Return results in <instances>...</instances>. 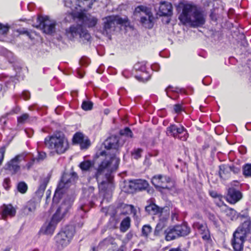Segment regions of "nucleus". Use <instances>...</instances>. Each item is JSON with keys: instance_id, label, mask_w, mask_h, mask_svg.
I'll return each mask as SVG.
<instances>
[{"instance_id": "obj_25", "label": "nucleus", "mask_w": 251, "mask_h": 251, "mask_svg": "<svg viewBox=\"0 0 251 251\" xmlns=\"http://www.w3.org/2000/svg\"><path fill=\"white\" fill-rule=\"evenodd\" d=\"M73 141L75 143L79 144L81 148H87L90 145L89 141H84L83 135L80 132H77L74 135Z\"/></svg>"}, {"instance_id": "obj_63", "label": "nucleus", "mask_w": 251, "mask_h": 251, "mask_svg": "<svg viewBox=\"0 0 251 251\" xmlns=\"http://www.w3.org/2000/svg\"><path fill=\"white\" fill-rule=\"evenodd\" d=\"M134 251H141L140 250H135Z\"/></svg>"}, {"instance_id": "obj_16", "label": "nucleus", "mask_w": 251, "mask_h": 251, "mask_svg": "<svg viewBox=\"0 0 251 251\" xmlns=\"http://www.w3.org/2000/svg\"><path fill=\"white\" fill-rule=\"evenodd\" d=\"M170 212L168 207L166 208L165 214L161 217H159V220L157 223L155 229L154 230V235L156 236H160L163 228H164L167 225V221L169 217Z\"/></svg>"}, {"instance_id": "obj_42", "label": "nucleus", "mask_w": 251, "mask_h": 251, "mask_svg": "<svg viewBox=\"0 0 251 251\" xmlns=\"http://www.w3.org/2000/svg\"><path fill=\"white\" fill-rule=\"evenodd\" d=\"M5 151V147L0 148V166L1 165L3 161Z\"/></svg>"}, {"instance_id": "obj_22", "label": "nucleus", "mask_w": 251, "mask_h": 251, "mask_svg": "<svg viewBox=\"0 0 251 251\" xmlns=\"http://www.w3.org/2000/svg\"><path fill=\"white\" fill-rule=\"evenodd\" d=\"M59 222L52 217L50 221L46 223L41 227L40 232L44 234L51 235L54 232L56 225Z\"/></svg>"}, {"instance_id": "obj_50", "label": "nucleus", "mask_w": 251, "mask_h": 251, "mask_svg": "<svg viewBox=\"0 0 251 251\" xmlns=\"http://www.w3.org/2000/svg\"><path fill=\"white\" fill-rule=\"evenodd\" d=\"M10 182V180L8 178H5L3 181V186L5 189H7L9 187V185Z\"/></svg>"}, {"instance_id": "obj_4", "label": "nucleus", "mask_w": 251, "mask_h": 251, "mask_svg": "<svg viewBox=\"0 0 251 251\" xmlns=\"http://www.w3.org/2000/svg\"><path fill=\"white\" fill-rule=\"evenodd\" d=\"M44 144L46 147L54 150L57 154L64 153L69 148L68 140L61 132H55L46 137Z\"/></svg>"}, {"instance_id": "obj_61", "label": "nucleus", "mask_w": 251, "mask_h": 251, "mask_svg": "<svg viewBox=\"0 0 251 251\" xmlns=\"http://www.w3.org/2000/svg\"><path fill=\"white\" fill-rule=\"evenodd\" d=\"M144 69H145L144 67H142V68L140 69V70L143 71V70H144Z\"/></svg>"}, {"instance_id": "obj_6", "label": "nucleus", "mask_w": 251, "mask_h": 251, "mask_svg": "<svg viewBox=\"0 0 251 251\" xmlns=\"http://www.w3.org/2000/svg\"><path fill=\"white\" fill-rule=\"evenodd\" d=\"M134 13L135 15L139 14L141 16L140 23L144 27L148 28L153 27L154 17L149 8L143 5H139L135 8Z\"/></svg>"}, {"instance_id": "obj_49", "label": "nucleus", "mask_w": 251, "mask_h": 251, "mask_svg": "<svg viewBox=\"0 0 251 251\" xmlns=\"http://www.w3.org/2000/svg\"><path fill=\"white\" fill-rule=\"evenodd\" d=\"M174 110L176 113H179L182 110L181 105L179 104H176L174 105Z\"/></svg>"}, {"instance_id": "obj_19", "label": "nucleus", "mask_w": 251, "mask_h": 251, "mask_svg": "<svg viewBox=\"0 0 251 251\" xmlns=\"http://www.w3.org/2000/svg\"><path fill=\"white\" fill-rule=\"evenodd\" d=\"M242 198V194L239 190L233 188L228 189L226 197V201L231 204H235Z\"/></svg>"}, {"instance_id": "obj_14", "label": "nucleus", "mask_w": 251, "mask_h": 251, "mask_svg": "<svg viewBox=\"0 0 251 251\" xmlns=\"http://www.w3.org/2000/svg\"><path fill=\"white\" fill-rule=\"evenodd\" d=\"M96 0H65V6L70 8L72 12L75 11L78 9V7H80L85 5V2H88L86 4L89 8H91L94 1Z\"/></svg>"}, {"instance_id": "obj_27", "label": "nucleus", "mask_w": 251, "mask_h": 251, "mask_svg": "<svg viewBox=\"0 0 251 251\" xmlns=\"http://www.w3.org/2000/svg\"><path fill=\"white\" fill-rule=\"evenodd\" d=\"M179 237L187 235L190 232L189 227L185 224L175 226Z\"/></svg>"}, {"instance_id": "obj_48", "label": "nucleus", "mask_w": 251, "mask_h": 251, "mask_svg": "<svg viewBox=\"0 0 251 251\" xmlns=\"http://www.w3.org/2000/svg\"><path fill=\"white\" fill-rule=\"evenodd\" d=\"M230 168V172H232L234 174H237L240 172V169L238 167L235 166H229Z\"/></svg>"}, {"instance_id": "obj_43", "label": "nucleus", "mask_w": 251, "mask_h": 251, "mask_svg": "<svg viewBox=\"0 0 251 251\" xmlns=\"http://www.w3.org/2000/svg\"><path fill=\"white\" fill-rule=\"evenodd\" d=\"M208 218L209 220L211 221L215 226H218V221L216 216L213 214H209Z\"/></svg>"}, {"instance_id": "obj_36", "label": "nucleus", "mask_w": 251, "mask_h": 251, "mask_svg": "<svg viewBox=\"0 0 251 251\" xmlns=\"http://www.w3.org/2000/svg\"><path fill=\"white\" fill-rule=\"evenodd\" d=\"M17 189L22 194L25 193L27 190V185L24 182H20L17 185Z\"/></svg>"}, {"instance_id": "obj_17", "label": "nucleus", "mask_w": 251, "mask_h": 251, "mask_svg": "<svg viewBox=\"0 0 251 251\" xmlns=\"http://www.w3.org/2000/svg\"><path fill=\"white\" fill-rule=\"evenodd\" d=\"M70 207L71 205L69 202H64L62 203L52 217L53 219L59 222L65 216Z\"/></svg>"}, {"instance_id": "obj_56", "label": "nucleus", "mask_w": 251, "mask_h": 251, "mask_svg": "<svg viewBox=\"0 0 251 251\" xmlns=\"http://www.w3.org/2000/svg\"><path fill=\"white\" fill-rule=\"evenodd\" d=\"M78 74L80 78H82L83 77L84 74L83 73H80V71L78 72Z\"/></svg>"}, {"instance_id": "obj_15", "label": "nucleus", "mask_w": 251, "mask_h": 251, "mask_svg": "<svg viewBox=\"0 0 251 251\" xmlns=\"http://www.w3.org/2000/svg\"><path fill=\"white\" fill-rule=\"evenodd\" d=\"M70 184L71 180L68 178V176L67 175H63L55 190L53 199V201L57 197H59L60 194L65 192V190L70 187Z\"/></svg>"}, {"instance_id": "obj_29", "label": "nucleus", "mask_w": 251, "mask_h": 251, "mask_svg": "<svg viewBox=\"0 0 251 251\" xmlns=\"http://www.w3.org/2000/svg\"><path fill=\"white\" fill-rule=\"evenodd\" d=\"M250 230V223L249 221L244 222L240 226H239L236 231L239 232L244 233L245 236L247 237V234Z\"/></svg>"}, {"instance_id": "obj_13", "label": "nucleus", "mask_w": 251, "mask_h": 251, "mask_svg": "<svg viewBox=\"0 0 251 251\" xmlns=\"http://www.w3.org/2000/svg\"><path fill=\"white\" fill-rule=\"evenodd\" d=\"M152 184L156 188L169 189L168 184L171 183L173 184L171 179L166 176L161 175H155L151 179Z\"/></svg>"}, {"instance_id": "obj_23", "label": "nucleus", "mask_w": 251, "mask_h": 251, "mask_svg": "<svg viewBox=\"0 0 251 251\" xmlns=\"http://www.w3.org/2000/svg\"><path fill=\"white\" fill-rule=\"evenodd\" d=\"M145 210L150 214H159V217L162 216L165 214L166 209L164 208H160L153 203H150L145 207Z\"/></svg>"}, {"instance_id": "obj_1", "label": "nucleus", "mask_w": 251, "mask_h": 251, "mask_svg": "<svg viewBox=\"0 0 251 251\" xmlns=\"http://www.w3.org/2000/svg\"><path fill=\"white\" fill-rule=\"evenodd\" d=\"M104 145L107 151L100 152V155H105V158L99 165L95 175L98 182L100 183V195L103 198V201L105 199L111 198L113 188L111 178L107 176V173L116 170L120 163V158L116 155L119 147L118 137L116 136L110 137L105 141Z\"/></svg>"}, {"instance_id": "obj_10", "label": "nucleus", "mask_w": 251, "mask_h": 251, "mask_svg": "<svg viewBox=\"0 0 251 251\" xmlns=\"http://www.w3.org/2000/svg\"><path fill=\"white\" fill-rule=\"evenodd\" d=\"M26 155L25 153L17 155L5 164L4 169L9 171L12 174L17 173L20 170V162L25 159Z\"/></svg>"}, {"instance_id": "obj_5", "label": "nucleus", "mask_w": 251, "mask_h": 251, "mask_svg": "<svg viewBox=\"0 0 251 251\" xmlns=\"http://www.w3.org/2000/svg\"><path fill=\"white\" fill-rule=\"evenodd\" d=\"M118 25L125 26L126 28H132L127 18H122L119 16H110L105 18L103 34L108 35L115 30Z\"/></svg>"}, {"instance_id": "obj_47", "label": "nucleus", "mask_w": 251, "mask_h": 251, "mask_svg": "<svg viewBox=\"0 0 251 251\" xmlns=\"http://www.w3.org/2000/svg\"><path fill=\"white\" fill-rule=\"evenodd\" d=\"M17 32L20 34H26L29 37H30V34L29 32L25 28H23L22 29H18Z\"/></svg>"}, {"instance_id": "obj_24", "label": "nucleus", "mask_w": 251, "mask_h": 251, "mask_svg": "<svg viewBox=\"0 0 251 251\" xmlns=\"http://www.w3.org/2000/svg\"><path fill=\"white\" fill-rule=\"evenodd\" d=\"M160 15L162 16H171L172 14V6L170 2H161L159 7Z\"/></svg>"}, {"instance_id": "obj_54", "label": "nucleus", "mask_w": 251, "mask_h": 251, "mask_svg": "<svg viewBox=\"0 0 251 251\" xmlns=\"http://www.w3.org/2000/svg\"><path fill=\"white\" fill-rule=\"evenodd\" d=\"M169 251H182L181 249L179 248H172L169 250Z\"/></svg>"}, {"instance_id": "obj_52", "label": "nucleus", "mask_w": 251, "mask_h": 251, "mask_svg": "<svg viewBox=\"0 0 251 251\" xmlns=\"http://www.w3.org/2000/svg\"><path fill=\"white\" fill-rule=\"evenodd\" d=\"M23 96L25 100H27L29 99L30 95L28 92H24L23 93Z\"/></svg>"}, {"instance_id": "obj_11", "label": "nucleus", "mask_w": 251, "mask_h": 251, "mask_svg": "<svg viewBox=\"0 0 251 251\" xmlns=\"http://www.w3.org/2000/svg\"><path fill=\"white\" fill-rule=\"evenodd\" d=\"M167 133L182 141L186 140L188 137V134L184 126L177 127L175 125H171L167 128Z\"/></svg>"}, {"instance_id": "obj_31", "label": "nucleus", "mask_w": 251, "mask_h": 251, "mask_svg": "<svg viewBox=\"0 0 251 251\" xmlns=\"http://www.w3.org/2000/svg\"><path fill=\"white\" fill-rule=\"evenodd\" d=\"M130 226V219L128 217L124 219L120 224V230L123 232H125L128 230Z\"/></svg>"}, {"instance_id": "obj_58", "label": "nucleus", "mask_w": 251, "mask_h": 251, "mask_svg": "<svg viewBox=\"0 0 251 251\" xmlns=\"http://www.w3.org/2000/svg\"><path fill=\"white\" fill-rule=\"evenodd\" d=\"M127 237L129 239V238H131V237H132V234H130V233H128L127 234Z\"/></svg>"}, {"instance_id": "obj_3", "label": "nucleus", "mask_w": 251, "mask_h": 251, "mask_svg": "<svg viewBox=\"0 0 251 251\" xmlns=\"http://www.w3.org/2000/svg\"><path fill=\"white\" fill-rule=\"evenodd\" d=\"M178 19L183 25H189L193 27L202 25L205 23L202 13L196 5L191 3H186L183 5L182 12Z\"/></svg>"}, {"instance_id": "obj_59", "label": "nucleus", "mask_w": 251, "mask_h": 251, "mask_svg": "<svg viewBox=\"0 0 251 251\" xmlns=\"http://www.w3.org/2000/svg\"><path fill=\"white\" fill-rule=\"evenodd\" d=\"M117 251H124L123 250V247H121V248H120Z\"/></svg>"}, {"instance_id": "obj_60", "label": "nucleus", "mask_w": 251, "mask_h": 251, "mask_svg": "<svg viewBox=\"0 0 251 251\" xmlns=\"http://www.w3.org/2000/svg\"><path fill=\"white\" fill-rule=\"evenodd\" d=\"M97 251L96 250V248L95 247H93L92 248V251Z\"/></svg>"}, {"instance_id": "obj_20", "label": "nucleus", "mask_w": 251, "mask_h": 251, "mask_svg": "<svg viewBox=\"0 0 251 251\" xmlns=\"http://www.w3.org/2000/svg\"><path fill=\"white\" fill-rule=\"evenodd\" d=\"M16 214V209L11 204H3L0 207V215L2 219L6 220L7 218H12Z\"/></svg>"}, {"instance_id": "obj_26", "label": "nucleus", "mask_w": 251, "mask_h": 251, "mask_svg": "<svg viewBox=\"0 0 251 251\" xmlns=\"http://www.w3.org/2000/svg\"><path fill=\"white\" fill-rule=\"evenodd\" d=\"M164 234L165 235V240L168 241L174 240L179 237L175 226L168 227L165 230Z\"/></svg>"}, {"instance_id": "obj_57", "label": "nucleus", "mask_w": 251, "mask_h": 251, "mask_svg": "<svg viewBox=\"0 0 251 251\" xmlns=\"http://www.w3.org/2000/svg\"><path fill=\"white\" fill-rule=\"evenodd\" d=\"M139 65V63L136 64H135V65L134 67H135V68L136 70L140 69L139 67H138Z\"/></svg>"}, {"instance_id": "obj_64", "label": "nucleus", "mask_w": 251, "mask_h": 251, "mask_svg": "<svg viewBox=\"0 0 251 251\" xmlns=\"http://www.w3.org/2000/svg\"><path fill=\"white\" fill-rule=\"evenodd\" d=\"M4 251H10V250H5Z\"/></svg>"}, {"instance_id": "obj_21", "label": "nucleus", "mask_w": 251, "mask_h": 251, "mask_svg": "<svg viewBox=\"0 0 251 251\" xmlns=\"http://www.w3.org/2000/svg\"><path fill=\"white\" fill-rule=\"evenodd\" d=\"M129 187L135 191H142L149 186L147 181L144 179H135L129 181Z\"/></svg>"}, {"instance_id": "obj_40", "label": "nucleus", "mask_w": 251, "mask_h": 251, "mask_svg": "<svg viewBox=\"0 0 251 251\" xmlns=\"http://www.w3.org/2000/svg\"><path fill=\"white\" fill-rule=\"evenodd\" d=\"M10 26L6 24L4 25L0 23V34H6L9 31Z\"/></svg>"}, {"instance_id": "obj_32", "label": "nucleus", "mask_w": 251, "mask_h": 251, "mask_svg": "<svg viewBox=\"0 0 251 251\" xmlns=\"http://www.w3.org/2000/svg\"><path fill=\"white\" fill-rule=\"evenodd\" d=\"M94 165L93 162L90 160H85L80 163L79 166L82 171H88Z\"/></svg>"}, {"instance_id": "obj_34", "label": "nucleus", "mask_w": 251, "mask_h": 251, "mask_svg": "<svg viewBox=\"0 0 251 251\" xmlns=\"http://www.w3.org/2000/svg\"><path fill=\"white\" fill-rule=\"evenodd\" d=\"M93 103L90 100H83L81 108L85 111L90 110L92 109Z\"/></svg>"}, {"instance_id": "obj_37", "label": "nucleus", "mask_w": 251, "mask_h": 251, "mask_svg": "<svg viewBox=\"0 0 251 251\" xmlns=\"http://www.w3.org/2000/svg\"><path fill=\"white\" fill-rule=\"evenodd\" d=\"M29 116L27 114H24L18 118V123L20 124H24L29 121Z\"/></svg>"}, {"instance_id": "obj_35", "label": "nucleus", "mask_w": 251, "mask_h": 251, "mask_svg": "<svg viewBox=\"0 0 251 251\" xmlns=\"http://www.w3.org/2000/svg\"><path fill=\"white\" fill-rule=\"evenodd\" d=\"M243 174L245 177H251V164H247L243 166Z\"/></svg>"}, {"instance_id": "obj_51", "label": "nucleus", "mask_w": 251, "mask_h": 251, "mask_svg": "<svg viewBox=\"0 0 251 251\" xmlns=\"http://www.w3.org/2000/svg\"><path fill=\"white\" fill-rule=\"evenodd\" d=\"M114 240L113 238L109 237L105 239L103 241V242L106 243H110L111 244H113V242Z\"/></svg>"}, {"instance_id": "obj_62", "label": "nucleus", "mask_w": 251, "mask_h": 251, "mask_svg": "<svg viewBox=\"0 0 251 251\" xmlns=\"http://www.w3.org/2000/svg\"><path fill=\"white\" fill-rule=\"evenodd\" d=\"M83 224V223H81V224H80V226H79V225H78V226H80V227H81V226H82Z\"/></svg>"}, {"instance_id": "obj_28", "label": "nucleus", "mask_w": 251, "mask_h": 251, "mask_svg": "<svg viewBox=\"0 0 251 251\" xmlns=\"http://www.w3.org/2000/svg\"><path fill=\"white\" fill-rule=\"evenodd\" d=\"M219 174L221 178L226 179L230 176V168L228 166L222 165L219 166Z\"/></svg>"}, {"instance_id": "obj_30", "label": "nucleus", "mask_w": 251, "mask_h": 251, "mask_svg": "<svg viewBox=\"0 0 251 251\" xmlns=\"http://www.w3.org/2000/svg\"><path fill=\"white\" fill-rule=\"evenodd\" d=\"M49 181V179L48 177L42 178L40 180V184L36 193L39 195L43 194L46 188Z\"/></svg>"}, {"instance_id": "obj_44", "label": "nucleus", "mask_w": 251, "mask_h": 251, "mask_svg": "<svg viewBox=\"0 0 251 251\" xmlns=\"http://www.w3.org/2000/svg\"><path fill=\"white\" fill-rule=\"evenodd\" d=\"M26 209L29 212L34 211L36 209L35 204L33 202H29L26 206Z\"/></svg>"}, {"instance_id": "obj_7", "label": "nucleus", "mask_w": 251, "mask_h": 251, "mask_svg": "<svg viewBox=\"0 0 251 251\" xmlns=\"http://www.w3.org/2000/svg\"><path fill=\"white\" fill-rule=\"evenodd\" d=\"M74 228L72 226H65L55 236V241L59 249L66 247L70 243L74 234Z\"/></svg>"}, {"instance_id": "obj_46", "label": "nucleus", "mask_w": 251, "mask_h": 251, "mask_svg": "<svg viewBox=\"0 0 251 251\" xmlns=\"http://www.w3.org/2000/svg\"><path fill=\"white\" fill-rule=\"evenodd\" d=\"M36 161V158H32L31 159V160L29 162H28L24 167L28 170L30 169Z\"/></svg>"}, {"instance_id": "obj_53", "label": "nucleus", "mask_w": 251, "mask_h": 251, "mask_svg": "<svg viewBox=\"0 0 251 251\" xmlns=\"http://www.w3.org/2000/svg\"><path fill=\"white\" fill-rule=\"evenodd\" d=\"M210 17H211V19L213 20V21H216V15L213 12H211V14H210Z\"/></svg>"}, {"instance_id": "obj_18", "label": "nucleus", "mask_w": 251, "mask_h": 251, "mask_svg": "<svg viewBox=\"0 0 251 251\" xmlns=\"http://www.w3.org/2000/svg\"><path fill=\"white\" fill-rule=\"evenodd\" d=\"M193 227L201 235V238L205 241L210 239V234L206 224L196 222L193 224Z\"/></svg>"}, {"instance_id": "obj_39", "label": "nucleus", "mask_w": 251, "mask_h": 251, "mask_svg": "<svg viewBox=\"0 0 251 251\" xmlns=\"http://www.w3.org/2000/svg\"><path fill=\"white\" fill-rule=\"evenodd\" d=\"M142 151V150L141 149H136L133 151L131 154L134 158L138 159L141 157Z\"/></svg>"}, {"instance_id": "obj_55", "label": "nucleus", "mask_w": 251, "mask_h": 251, "mask_svg": "<svg viewBox=\"0 0 251 251\" xmlns=\"http://www.w3.org/2000/svg\"><path fill=\"white\" fill-rule=\"evenodd\" d=\"M129 207H130V208L131 212H133V213H135V211H136V210H135V208H134V207L133 205H129Z\"/></svg>"}, {"instance_id": "obj_2", "label": "nucleus", "mask_w": 251, "mask_h": 251, "mask_svg": "<svg viewBox=\"0 0 251 251\" xmlns=\"http://www.w3.org/2000/svg\"><path fill=\"white\" fill-rule=\"evenodd\" d=\"M80 20L82 25L71 26L66 30V35L70 39L79 35L80 41L83 43H86L90 41L91 36L88 31L83 28V25L89 28L94 27L98 23V19L91 15H85L81 16Z\"/></svg>"}, {"instance_id": "obj_38", "label": "nucleus", "mask_w": 251, "mask_h": 251, "mask_svg": "<svg viewBox=\"0 0 251 251\" xmlns=\"http://www.w3.org/2000/svg\"><path fill=\"white\" fill-rule=\"evenodd\" d=\"M121 135L125 136L127 137L132 138L133 133L128 127H126L124 129H122L120 131Z\"/></svg>"}, {"instance_id": "obj_12", "label": "nucleus", "mask_w": 251, "mask_h": 251, "mask_svg": "<svg viewBox=\"0 0 251 251\" xmlns=\"http://www.w3.org/2000/svg\"><path fill=\"white\" fill-rule=\"evenodd\" d=\"M244 234L238 231H235L233 233L231 244L234 251H242L243 250L244 243L247 237Z\"/></svg>"}, {"instance_id": "obj_9", "label": "nucleus", "mask_w": 251, "mask_h": 251, "mask_svg": "<svg viewBox=\"0 0 251 251\" xmlns=\"http://www.w3.org/2000/svg\"><path fill=\"white\" fill-rule=\"evenodd\" d=\"M37 20L39 24L36 25H33V26L39 28L46 34H51L55 32L56 25L55 21L50 19L48 16L39 17Z\"/></svg>"}, {"instance_id": "obj_45", "label": "nucleus", "mask_w": 251, "mask_h": 251, "mask_svg": "<svg viewBox=\"0 0 251 251\" xmlns=\"http://www.w3.org/2000/svg\"><path fill=\"white\" fill-rule=\"evenodd\" d=\"M46 157V153L45 152H39L38 157L36 158V160L37 161L42 160L44 159Z\"/></svg>"}, {"instance_id": "obj_33", "label": "nucleus", "mask_w": 251, "mask_h": 251, "mask_svg": "<svg viewBox=\"0 0 251 251\" xmlns=\"http://www.w3.org/2000/svg\"><path fill=\"white\" fill-rule=\"evenodd\" d=\"M152 228L149 225H144L142 228V236L147 238L151 233Z\"/></svg>"}, {"instance_id": "obj_41", "label": "nucleus", "mask_w": 251, "mask_h": 251, "mask_svg": "<svg viewBox=\"0 0 251 251\" xmlns=\"http://www.w3.org/2000/svg\"><path fill=\"white\" fill-rule=\"evenodd\" d=\"M226 215L229 217H232L235 215L236 211L232 208L226 207L225 210Z\"/></svg>"}, {"instance_id": "obj_8", "label": "nucleus", "mask_w": 251, "mask_h": 251, "mask_svg": "<svg viewBox=\"0 0 251 251\" xmlns=\"http://www.w3.org/2000/svg\"><path fill=\"white\" fill-rule=\"evenodd\" d=\"M94 188L89 187L87 190L84 191V196L81 199V205L79 212L81 215V212L85 213L89 210L94 204L96 197L94 193Z\"/></svg>"}]
</instances>
